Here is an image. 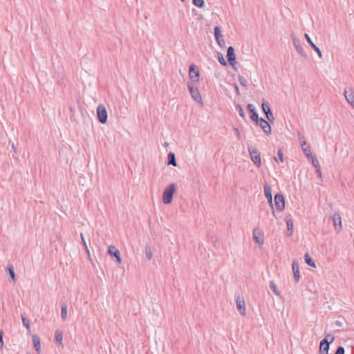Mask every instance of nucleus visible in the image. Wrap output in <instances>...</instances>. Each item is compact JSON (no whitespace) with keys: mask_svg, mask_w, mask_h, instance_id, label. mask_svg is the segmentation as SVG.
Here are the masks:
<instances>
[{"mask_svg":"<svg viewBox=\"0 0 354 354\" xmlns=\"http://www.w3.org/2000/svg\"><path fill=\"white\" fill-rule=\"evenodd\" d=\"M176 189V185L174 183H171L165 189L162 195V201L165 204H169L171 203Z\"/></svg>","mask_w":354,"mask_h":354,"instance_id":"obj_1","label":"nucleus"},{"mask_svg":"<svg viewBox=\"0 0 354 354\" xmlns=\"http://www.w3.org/2000/svg\"><path fill=\"white\" fill-rule=\"evenodd\" d=\"M248 150L250 153V158L253 163L257 167L261 166L260 153L257 148L252 147V145H248Z\"/></svg>","mask_w":354,"mask_h":354,"instance_id":"obj_2","label":"nucleus"},{"mask_svg":"<svg viewBox=\"0 0 354 354\" xmlns=\"http://www.w3.org/2000/svg\"><path fill=\"white\" fill-rule=\"evenodd\" d=\"M334 340V337L330 335H326V337L323 339L319 345V353L320 354H328L329 350V344Z\"/></svg>","mask_w":354,"mask_h":354,"instance_id":"obj_3","label":"nucleus"},{"mask_svg":"<svg viewBox=\"0 0 354 354\" xmlns=\"http://www.w3.org/2000/svg\"><path fill=\"white\" fill-rule=\"evenodd\" d=\"M187 87L192 99L198 103H202V97L198 88L194 87L191 83H187Z\"/></svg>","mask_w":354,"mask_h":354,"instance_id":"obj_4","label":"nucleus"},{"mask_svg":"<svg viewBox=\"0 0 354 354\" xmlns=\"http://www.w3.org/2000/svg\"><path fill=\"white\" fill-rule=\"evenodd\" d=\"M292 44L294 45V47L295 48L297 53L304 58H307L308 55L306 53V51L304 50L303 47L301 45L300 40L297 38L296 37H294L293 35H291Z\"/></svg>","mask_w":354,"mask_h":354,"instance_id":"obj_5","label":"nucleus"},{"mask_svg":"<svg viewBox=\"0 0 354 354\" xmlns=\"http://www.w3.org/2000/svg\"><path fill=\"white\" fill-rule=\"evenodd\" d=\"M97 114L99 121L104 124L107 120V111L104 106L100 104L97 106Z\"/></svg>","mask_w":354,"mask_h":354,"instance_id":"obj_6","label":"nucleus"},{"mask_svg":"<svg viewBox=\"0 0 354 354\" xmlns=\"http://www.w3.org/2000/svg\"><path fill=\"white\" fill-rule=\"evenodd\" d=\"M344 95L347 102L354 108V90L352 88H345Z\"/></svg>","mask_w":354,"mask_h":354,"instance_id":"obj_7","label":"nucleus"},{"mask_svg":"<svg viewBox=\"0 0 354 354\" xmlns=\"http://www.w3.org/2000/svg\"><path fill=\"white\" fill-rule=\"evenodd\" d=\"M274 203L277 209L279 211L283 210L285 207V199L282 194H277L274 196Z\"/></svg>","mask_w":354,"mask_h":354,"instance_id":"obj_8","label":"nucleus"},{"mask_svg":"<svg viewBox=\"0 0 354 354\" xmlns=\"http://www.w3.org/2000/svg\"><path fill=\"white\" fill-rule=\"evenodd\" d=\"M236 308L241 315H245V304L243 298L239 295L236 296Z\"/></svg>","mask_w":354,"mask_h":354,"instance_id":"obj_9","label":"nucleus"},{"mask_svg":"<svg viewBox=\"0 0 354 354\" xmlns=\"http://www.w3.org/2000/svg\"><path fill=\"white\" fill-rule=\"evenodd\" d=\"M214 36L218 45L223 48L225 46V41L221 35V30L219 26L214 27Z\"/></svg>","mask_w":354,"mask_h":354,"instance_id":"obj_10","label":"nucleus"},{"mask_svg":"<svg viewBox=\"0 0 354 354\" xmlns=\"http://www.w3.org/2000/svg\"><path fill=\"white\" fill-rule=\"evenodd\" d=\"M227 57L230 64L234 68L236 64V55L234 53V49L232 46H230L227 51Z\"/></svg>","mask_w":354,"mask_h":354,"instance_id":"obj_11","label":"nucleus"},{"mask_svg":"<svg viewBox=\"0 0 354 354\" xmlns=\"http://www.w3.org/2000/svg\"><path fill=\"white\" fill-rule=\"evenodd\" d=\"M257 123L261 127L266 133L270 134L271 133V127L268 121L263 118H260Z\"/></svg>","mask_w":354,"mask_h":354,"instance_id":"obj_12","label":"nucleus"},{"mask_svg":"<svg viewBox=\"0 0 354 354\" xmlns=\"http://www.w3.org/2000/svg\"><path fill=\"white\" fill-rule=\"evenodd\" d=\"M248 109L250 112V118L252 120L258 122L259 121V115L256 111L254 106L252 104H249L248 105Z\"/></svg>","mask_w":354,"mask_h":354,"instance_id":"obj_13","label":"nucleus"},{"mask_svg":"<svg viewBox=\"0 0 354 354\" xmlns=\"http://www.w3.org/2000/svg\"><path fill=\"white\" fill-rule=\"evenodd\" d=\"M304 37L306 39V41H308V43L310 44V46H311V48L317 53V55L319 56V58H322V51L320 50V49L313 42L311 38L310 37V36L306 33L304 35Z\"/></svg>","mask_w":354,"mask_h":354,"instance_id":"obj_14","label":"nucleus"},{"mask_svg":"<svg viewBox=\"0 0 354 354\" xmlns=\"http://www.w3.org/2000/svg\"><path fill=\"white\" fill-rule=\"evenodd\" d=\"M335 228L339 231L342 228V219L339 213H335L333 216Z\"/></svg>","mask_w":354,"mask_h":354,"instance_id":"obj_15","label":"nucleus"},{"mask_svg":"<svg viewBox=\"0 0 354 354\" xmlns=\"http://www.w3.org/2000/svg\"><path fill=\"white\" fill-rule=\"evenodd\" d=\"M253 239L260 245L263 244V234L260 231H257L256 229L253 230Z\"/></svg>","mask_w":354,"mask_h":354,"instance_id":"obj_16","label":"nucleus"},{"mask_svg":"<svg viewBox=\"0 0 354 354\" xmlns=\"http://www.w3.org/2000/svg\"><path fill=\"white\" fill-rule=\"evenodd\" d=\"M292 268L294 274V278L296 282H298L300 279L299 264L296 261H293Z\"/></svg>","mask_w":354,"mask_h":354,"instance_id":"obj_17","label":"nucleus"},{"mask_svg":"<svg viewBox=\"0 0 354 354\" xmlns=\"http://www.w3.org/2000/svg\"><path fill=\"white\" fill-rule=\"evenodd\" d=\"M189 75L190 79L196 78V80L199 78V71L196 68V66L194 64H192L189 68Z\"/></svg>","mask_w":354,"mask_h":354,"instance_id":"obj_18","label":"nucleus"},{"mask_svg":"<svg viewBox=\"0 0 354 354\" xmlns=\"http://www.w3.org/2000/svg\"><path fill=\"white\" fill-rule=\"evenodd\" d=\"M32 342L34 345V348L37 351V352H39L41 349V344H40V338L37 335L32 336Z\"/></svg>","mask_w":354,"mask_h":354,"instance_id":"obj_19","label":"nucleus"},{"mask_svg":"<svg viewBox=\"0 0 354 354\" xmlns=\"http://www.w3.org/2000/svg\"><path fill=\"white\" fill-rule=\"evenodd\" d=\"M167 158H168L167 164L169 165L176 166L177 164H176V157H175V155L174 153H172V152L169 153V154L167 156Z\"/></svg>","mask_w":354,"mask_h":354,"instance_id":"obj_20","label":"nucleus"},{"mask_svg":"<svg viewBox=\"0 0 354 354\" xmlns=\"http://www.w3.org/2000/svg\"><path fill=\"white\" fill-rule=\"evenodd\" d=\"M304 259L306 264L308 266L315 268L316 265L314 261L311 259L308 253H306L304 255Z\"/></svg>","mask_w":354,"mask_h":354,"instance_id":"obj_21","label":"nucleus"},{"mask_svg":"<svg viewBox=\"0 0 354 354\" xmlns=\"http://www.w3.org/2000/svg\"><path fill=\"white\" fill-rule=\"evenodd\" d=\"M270 288L272 290V291L274 292V294L277 296H280L281 293L279 291V290L277 288L276 284L274 283V281H270L269 283Z\"/></svg>","mask_w":354,"mask_h":354,"instance_id":"obj_22","label":"nucleus"},{"mask_svg":"<svg viewBox=\"0 0 354 354\" xmlns=\"http://www.w3.org/2000/svg\"><path fill=\"white\" fill-rule=\"evenodd\" d=\"M67 317V305L65 303L62 304L61 308V317L62 320H65Z\"/></svg>","mask_w":354,"mask_h":354,"instance_id":"obj_23","label":"nucleus"},{"mask_svg":"<svg viewBox=\"0 0 354 354\" xmlns=\"http://www.w3.org/2000/svg\"><path fill=\"white\" fill-rule=\"evenodd\" d=\"M55 339L57 342L62 344L63 339V334L59 330H56L55 332Z\"/></svg>","mask_w":354,"mask_h":354,"instance_id":"obj_24","label":"nucleus"},{"mask_svg":"<svg viewBox=\"0 0 354 354\" xmlns=\"http://www.w3.org/2000/svg\"><path fill=\"white\" fill-rule=\"evenodd\" d=\"M7 270L8 272V274L9 276L10 277V278L15 281V271H14V268H13V266L12 265H8L7 266Z\"/></svg>","mask_w":354,"mask_h":354,"instance_id":"obj_25","label":"nucleus"},{"mask_svg":"<svg viewBox=\"0 0 354 354\" xmlns=\"http://www.w3.org/2000/svg\"><path fill=\"white\" fill-rule=\"evenodd\" d=\"M21 319H22L24 326L26 328V329L28 331H30V321L28 320V319H27L23 315H21Z\"/></svg>","mask_w":354,"mask_h":354,"instance_id":"obj_26","label":"nucleus"},{"mask_svg":"<svg viewBox=\"0 0 354 354\" xmlns=\"http://www.w3.org/2000/svg\"><path fill=\"white\" fill-rule=\"evenodd\" d=\"M264 193L266 198L272 197V189L270 186L266 185L264 187Z\"/></svg>","mask_w":354,"mask_h":354,"instance_id":"obj_27","label":"nucleus"},{"mask_svg":"<svg viewBox=\"0 0 354 354\" xmlns=\"http://www.w3.org/2000/svg\"><path fill=\"white\" fill-rule=\"evenodd\" d=\"M145 254H146V257H147V259L151 260L153 255H152V252H151V248L148 245H147L145 246Z\"/></svg>","mask_w":354,"mask_h":354,"instance_id":"obj_28","label":"nucleus"},{"mask_svg":"<svg viewBox=\"0 0 354 354\" xmlns=\"http://www.w3.org/2000/svg\"><path fill=\"white\" fill-rule=\"evenodd\" d=\"M112 257H114L116 259V261L119 264L121 263V258L119 250H115L113 251L112 250Z\"/></svg>","mask_w":354,"mask_h":354,"instance_id":"obj_29","label":"nucleus"},{"mask_svg":"<svg viewBox=\"0 0 354 354\" xmlns=\"http://www.w3.org/2000/svg\"><path fill=\"white\" fill-rule=\"evenodd\" d=\"M193 4L197 8H201L204 6V0H192Z\"/></svg>","mask_w":354,"mask_h":354,"instance_id":"obj_30","label":"nucleus"},{"mask_svg":"<svg viewBox=\"0 0 354 354\" xmlns=\"http://www.w3.org/2000/svg\"><path fill=\"white\" fill-rule=\"evenodd\" d=\"M288 231L290 232V234H292L293 228V222L291 219L286 221Z\"/></svg>","mask_w":354,"mask_h":354,"instance_id":"obj_31","label":"nucleus"},{"mask_svg":"<svg viewBox=\"0 0 354 354\" xmlns=\"http://www.w3.org/2000/svg\"><path fill=\"white\" fill-rule=\"evenodd\" d=\"M306 141H303V142L301 143V147H302V149H303V151L305 153V154L308 156V154H310V148L309 147H304V145H306Z\"/></svg>","mask_w":354,"mask_h":354,"instance_id":"obj_32","label":"nucleus"},{"mask_svg":"<svg viewBox=\"0 0 354 354\" xmlns=\"http://www.w3.org/2000/svg\"><path fill=\"white\" fill-rule=\"evenodd\" d=\"M239 83L244 87H246L248 86V81L247 80L243 77V76H239Z\"/></svg>","mask_w":354,"mask_h":354,"instance_id":"obj_33","label":"nucleus"},{"mask_svg":"<svg viewBox=\"0 0 354 354\" xmlns=\"http://www.w3.org/2000/svg\"><path fill=\"white\" fill-rule=\"evenodd\" d=\"M236 110H237V111H238V112H239V115H240L241 118H245V113H244L243 109V108L241 107V106L240 104H237V105H236Z\"/></svg>","mask_w":354,"mask_h":354,"instance_id":"obj_34","label":"nucleus"},{"mask_svg":"<svg viewBox=\"0 0 354 354\" xmlns=\"http://www.w3.org/2000/svg\"><path fill=\"white\" fill-rule=\"evenodd\" d=\"M218 58L220 64L223 66H226L227 63L221 53H218Z\"/></svg>","mask_w":354,"mask_h":354,"instance_id":"obj_35","label":"nucleus"},{"mask_svg":"<svg viewBox=\"0 0 354 354\" xmlns=\"http://www.w3.org/2000/svg\"><path fill=\"white\" fill-rule=\"evenodd\" d=\"M81 239H82V243H83V245L84 246V248L86 250V253L88 254V256H90V252H89L88 248L87 247V245H86V241H85V239L84 238V236H83V234L82 233H81Z\"/></svg>","mask_w":354,"mask_h":354,"instance_id":"obj_36","label":"nucleus"},{"mask_svg":"<svg viewBox=\"0 0 354 354\" xmlns=\"http://www.w3.org/2000/svg\"><path fill=\"white\" fill-rule=\"evenodd\" d=\"M312 164L315 167V169L320 167L319 161L316 157H312Z\"/></svg>","mask_w":354,"mask_h":354,"instance_id":"obj_37","label":"nucleus"},{"mask_svg":"<svg viewBox=\"0 0 354 354\" xmlns=\"http://www.w3.org/2000/svg\"><path fill=\"white\" fill-rule=\"evenodd\" d=\"M267 200H268V201L270 204V206L272 209V215L274 216L275 213H274V207H273L272 197L268 198H267Z\"/></svg>","mask_w":354,"mask_h":354,"instance_id":"obj_38","label":"nucleus"},{"mask_svg":"<svg viewBox=\"0 0 354 354\" xmlns=\"http://www.w3.org/2000/svg\"><path fill=\"white\" fill-rule=\"evenodd\" d=\"M268 109H270V106H269V104H268L267 102L263 100V102H262V110H263V111L265 112L266 111H267Z\"/></svg>","mask_w":354,"mask_h":354,"instance_id":"obj_39","label":"nucleus"},{"mask_svg":"<svg viewBox=\"0 0 354 354\" xmlns=\"http://www.w3.org/2000/svg\"><path fill=\"white\" fill-rule=\"evenodd\" d=\"M277 156L279 157V160L283 162L284 161L283 160V154L281 149H279L277 151Z\"/></svg>","mask_w":354,"mask_h":354,"instance_id":"obj_40","label":"nucleus"},{"mask_svg":"<svg viewBox=\"0 0 354 354\" xmlns=\"http://www.w3.org/2000/svg\"><path fill=\"white\" fill-rule=\"evenodd\" d=\"M335 354H344V348L343 346H339Z\"/></svg>","mask_w":354,"mask_h":354,"instance_id":"obj_41","label":"nucleus"},{"mask_svg":"<svg viewBox=\"0 0 354 354\" xmlns=\"http://www.w3.org/2000/svg\"><path fill=\"white\" fill-rule=\"evenodd\" d=\"M266 118H267V119H268V121H270V122H272V121H274V116H273L272 113H270L269 115H266Z\"/></svg>","mask_w":354,"mask_h":354,"instance_id":"obj_42","label":"nucleus"},{"mask_svg":"<svg viewBox=\"0 0 354 354\" xmlns=\"http://www.w3.org/2000/svg\"><path fill=\"white\" fill-rule=\"evenodd\" d=\"M3 345V332L0 330V348H2Z\"/></svg>","mask_w":354,"mask_h":354,"instance_id":"obj_43","label":"nucleus"},{"mask_svg":"<svg viewBox=\"0 0 354 354\" xmlns=\"http://www.w3.org/2000/svg\"><path fill=\"white\" fill-rule=\"evenodd\" d=\"M316 174L319 178H322V171L320 167L316 169Z\"/></svg>","mask_w":354,"mask_h":354,"instance_id":"obj_44","label":"nucleus"},{"mask_svg":"<svg viewBox=\"0 0 354 354\" xmlns=\"http://www.w3.org/2000/svg\"><path fill=\"white\" fill-rule=\"evenodd\" d=\"M335 325H336L337 326H338V327H342L343 324H342V322H340V321H339V320H337V321L335 322Z\"/></svg>","mask_w":354,"mask_h":354,"instance_id":"obj_45","label":"nucleus"},{"mask_svg":"<svg viewBox=\"0 0 354 354\" xmlns=\"http://www.w3.org/2000/svg\"><path fill=\"white\" fill-rule=\"evenodd\" d=\"M264 113L266 114V115H269L270 113H272L271 109H268L267 111H266L264 112Z\"/></svg>","mask_w":354,"mask_h":354,"instance_id":"obj_46","label":"nucleus"},{"mask_svg":"<svg viewBox=\"0 0 354 354\" xmlns=\"http://www.w3.org/2000/svg\"><path fill=\"white\" fill-rule=\"evenodd\" d=\"M235 91L236 93V94L239 95L240 92H239V88L238 87V86H235Z\"/></svg>","mask_w":354,"mask_h":354,"instance_id":"obj_47","label":"nucleus"},{"mask_svg":"<svg viewBox=\"0 0 354 354\" xmlns=\"http://www.w3.org/2000/svg\"><path fill=\"white\" fill-rule=\"evenodd\" d=\"M111 245H109V246L108 247V248H107V253H108L109 254H110V255H111Z\"/></svg>","mask_w":354,"mask_h":354,"instance_id":"obj_48","label":"nucleus"},{"mask_svg":"<svg viewBox=\"0 0 354 354\" xmlns=\"http://www.w3.org/2000/svg\"><path fill=\"white\" fill-rule=\"evenodd\" d=\"M121 272H122V274H124V268H121Z\"/></svg>","mask_w":354,"mask_h":354,"instance_id":"obj_49","label":"nucleus"},{"mask_svg":"<svg viewBox=\"0 0 354 354\" xmlns=\"http://www.w3.org/2000/svg\"><path fill=\"white\" fill-rule=\"evenodd\" d=\"M12 148L15 151V145H14V144H13V143H12Z\"/></svg>","mask_w":354,"mask_h":354,"instance_id":"obj_50","label":"nucleus"}]
</instances>
